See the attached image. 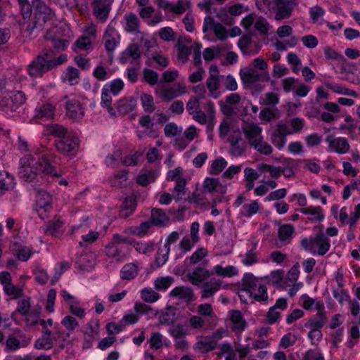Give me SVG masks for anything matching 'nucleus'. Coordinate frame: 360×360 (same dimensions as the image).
<instances>
[{
    "instance_id": "f257e3e1",
    "label": "nucleus",
    "mask_w": 360,
    "mask_h": 360,
    "mask_svg": "<svg viewBox=\"0 0 360 360\" xmlns=\"http://www.w3.org/2000/svg\"><path fill=\"white\" fill-rule=\"evenodd\" d=\"M49 158V152L45 148L24 155L20 162L18 172L20 179L26 182H32L41 174L58 176Z\"/></svg>"
},
{
    "instance_id": "f03ea898",
    "label": "nucleus",
    "mask_w": 360,
    "mask_h": 360,
    "mask_svg": "<svg viewBox=\"0 0 360 360\" xmlns=\"http://www.w3.org/2000/svg\"><path fill=\"white\" fill-rule=\"evenodd\" d=\"M0 112L8 117L15 116L26 103L27 96L21 91H12L7 83L0 84Z\"/></svg>"
},
{
    "instance_id": "7ed1b4c3",
    "label": "nucleus",
    "mask_w": 360,
    "mask_h": 360,
    "mask_svg": "<svg viewBox=\"0 0 360 360\" xmlns=\"http://www.w3.org/2000/svg\"><path fill=\"white\" fill-rule=\"evenodd\" d=\"M304 122L302 118L295 117L290 120L291 129L285 123L281 122L270 126L266 132L275 147L281 150L286 144V136L300 132L304 127Z\"/></svg>"
},
{
    "instance_id": "20e7f679",
    "label": "nucleus",
    "mask_w": 360,
    "mask_h": 360,
    "mask_svg": "<svg viewBox=\"0 0 360 360\" xmlns=\"http://www.w3.org/2000/svg\"><path fill=\"white\" fill-rule=\"evenodd\" d=\"M242 129L248 142L255 150L264 155L271 153L272 147L264 141L261 127L253 122H244Z\"/></svg>"
},
{
    "instance_id": "39448f33",
    "label": "nucleus",
    "mask_w": 360,
    "mask_h": 360,
    "mask_svg": "<svg viewBox=\"0 0 360 360\" xmlns=\"http://www.w3.org/2000/svg\"><path fill=\"white\" fill-rule=\"evenodd\" d=\"M186 108L189 113L193 115V119L202 124H212L214 120L215 108L212 101H207L205 104V112L200 108V99L197 97H191L187 103Z\"/></svg>"
},
{
    "instance_id": "423d86ee",
    "label": "nucleus",
    "mask_w": 360,
    "mask_h": 360,
    "mask_svg": "<svg viewBox=\"0 0 360 360\" xmlns=\"http://www.w3.org/2000/svg\"><path fill=\"white\" fill-rule=\"evenodd\" d=\"M303 248L314 255L323 256L330 248V239L322 233L315 236L304 238L301 241Z\"/></svg>"
},
{
    "instance_id": "0eeeda50",
    "label": "nucleus",
    "mask_w": 360,
    "mask_h": 360,
    "mask_svg": "<svg viewBox=\"0 0 360 360\" xmlns=\"http://www.w3.org/2000/svg\"><path fill=\"white\" fill-rule=\"evenodd\" d=\"M219 131L220 137L231 145L236 144L240 139L239 126L229 118H226L221 122Z\"/></svg>"
},
{
    "instance_id": "6e6552de",
    "label": "nucleus",
    "mask_w": 360,
    "mask_h": 360,
    "mask_svg": "<svg viewBox=\"0 0 360 360\" xmlns=\"http://www.w3.org/2000/svg\"><path fill=\"white\" fill-rule=\"evenodd\" d=\"M56 146L58 150L67 155L74 156L79 150V141L75 134L68 132L65 136L56 143Z\"/></svg>"
},
{
    "instance_id": "1a4fd4ad",
    "label": "nucleus",
    "mask_w": 360,
    "mask_h": 360,
    "mask_svg": "<svg viewBox=\"0 0 360 360\" xmlns=\"http://www.w3.org/2000/svg\"><path fill=\"white\" fill-rule=\"evenodd\" d=\"M188 93V87L183 82L175 83L172 86H164L162 89H155V94L162 100L169 101Z\"/></svg>"
},
{
    "instance_id": "9d476101",
    "label": "nucleus",
    "mask_w": 360,
    "mask_h": 360,
    "mask_svg": "<svg viewBox=\"0 0 360 360\" xmlns=\"http://www.w3.org/2000/svg\"><path fill=\"white\" fill-rule=\"evenodd\" d=\"M96 36V27L94 24L87 25L84 31L83 35L80 37L72 46V50L77 52L78 50L89 51L91 49V42Z\"/></svg>"
},
{
    "instance_id": "9b49d317",
    "label": "nucleus",
    "mask_w": 360,
    "mask_h": 360,
    "mask_svg": "<svg viewBox=\"0 0 360 360\" xmlns=\"http://www.w3.org/2000/svg\"><path fill=\"white\" fill-rule=\"evenodd\" d=\"M244 288L241 289L239 292V297L240 300L244 302H252L253 300L257 302L266 301L268 299V294L266 293L265 289L262 287L259 286V290L262 292L261 294H257L255 290H253L252 285H250V282L244 281L243 278Z\"/></svg>"
},
{
    "instance_id": "f8f14e48",
    "label": "nucleus",
    "mask_w": 360,
    "mask_h": 360,
    "mask_svg": "<svg viewBox=\"0 0 360 360\" xmlns=\"http://www.w3.org/2000/svg\"><path fill=\"white\" fill-rule=\"evenodd\" d=\"M210 75L206 81V86L209 91V94L213 98H219L221 91V76L219 72L217 66L211 65L210 68Z\"/></svg>"
},
{
    "instance_id": "ddd939ff",
    "label": "nucleus",
    "mask_w": 360,
    "mask_h": 360,
    "mask_svg": "<svg viewBox=\"0 0 360 360\" xmlns=\"http://www.w3.org/2000/svg\"><path fill=\"white\" fill-rule=\"evenodd\" d=\"M157 4L166 14L181 15L191 6L189 0H179L176 3L168 0H158Z\"/></svg>"
},
{
    "instance_id": "4468645a",
    "label": "nucleus",
    "mask_w": 360,
    "mask_h": 360,
    "mask_svg": "<svg viewBox=\"0 0 360 360\" xmlns=\"http://www.w3.org/2000/svg\"><path fill=\"white\" fill-rule=\"evenodd\" d=\"M241 25L246 30H250L251 26L254 25L255 28L264 35L267 34L269 30V25L264 18L253 14L243 18Z\"/></svg>"
},
{
    "instance_id": "2eb2a0df",
    "label": "nucleus",
    "mask_w": 360,
    "mask_h": 360,
    "mask_svg": "<svg viewBox=\"0 0 360 360\" xmlns=\"http://www.w3.org/2000/svg\"><path fill=\"white\" fill-rule=\"evenodd\" d=\"M36 211L41 218L46 217L52 209L51 197L46 191H39L36 195Z\"/></svg>"
},
{
    "instance_id": "dca6fc26",
    "label": "nucleus",
    "mask_w": 360,
    "mask_h": 360,
    "mask_svg": "<svg viewBox=\"0 0 360 360\" xmlns=\"http://www.w3.org/2000/svg\"><path fill=\"white\" fill-rule=\"evenodd\" d=\"M44 53L39 55L36 60L30 63L28 66V74L32 78L41 77L42 75L51 70Z\"/></svg>"
},
{
    "instance_id": "f3484780",
    "label": "nucleus",
    "mask_w": 360,
    "mask_h": 360,
    "mask_svg": "<svg viewBox=\"0 0 360 360\" xmlns=\"http://www.w3.org/2000/svg\"><path fill=\"white\" fill-rule=\"evenodd\" d=\"M103 42L108 52L113 51L120 43V36L112 25H109L105 31Z\"/></svg>"
},
{
    "instance_id": "a211bd4d",
    "label": "nucleus",
    "mask_w": 360,
    "mask_h": 360,
    "mask_svg": "<svg viewBox=\"0 0 360 360\" xmlns=\"http://www.w3.org/2000/svg\"><path fill=\"white\" fill-rule=\"evenodd\" d=\"M328 145V150L330 152H335L339 154H345L349 150V144L344 137H335L332 135L326 139Z\"/></svg>"
},
{
    "instance_id": "6ab92c4d",
    "label": "nucleus",
    "mask_w": 360,
    "mask_h": 360,
    "mask_svg": "<svg viewBox=\"0 0 360 360\" xmlns=\"http://www.w3.org/2000/svg\"><path fill=\"white\" fill-rule=\"evenodd\" d=\"M34 115L35 118L43 120H53L56 115V106L48 102L38 104L34 109Z\"/></svg>"
},
{
    "instance_id": "aec40b11",
    "label": "nucleus",
    "mask_w": 360,
    "mask_h": 360,
    "mask_svg": "<svg viewBox=\"0 0 360 360\" xmlns=\"http://www.w3.org/2000/svg\"><path fill=\"white\" fill-rule=\"evenodd\" d=\"M60 295L69 304L70 311L78 318H84L85 316V310L82 308L79 301L67 290H62Z\"/></svg>"
},
{
    "instance_id": "412c9836",
    "label": "nucleus",
    "mask_w": 360,
    "mask_h": 360,
    "mask_svg": "<svg viewBox=\"0 0 360 360\" xmlns=\"http://www.w3.org/2000/svg\"><path fill=\"white\" fill-rule=\"evenodd\" d=\"M65 98H68L65 106L68 116L73 120L82 118L84 115L83 105L75 98H68V96Z\"/></svg>"
},
{
    "instance_id": "4be33fe9",
    "label": "nucleus",
    "mask_w": 360,
    "mask_h": 360,
    "mask_svg": "<svg viewBox=\"0 0 360 360\" xmlns=\"http://www.w3.org/2000/svg\"><path fill=\"white\" fill-rule=\"evenodd\" d=\"M34 4H36L37 9V13L36 14L37 21L34 27L36 28L38 27H41L42 26V23L41 22V21L45 23L48 20H52L53 17L54 16V13L50 8L47 7L39 0H36V1L34 2Z\"/></svg>"
},
{
    "instance_id": "5701e85b",
    "label": "nucleus",
    "mask_w": 360,
    "mask_h": 360,
    "mask_svg": "<svg viewBox=\"0 0 360 360\" xmlns=\"http://www.w3.org/2000/svg\"><path fill=\"white\" fill-rule=\"evenodd\" d=\"M210 29H213L216 37L219 39L222 40L229 37V32L223 25L219 23L214 24L213 18L210 16H207L204 20V33L207 32Z\"/></svg>"
},
{
    "instance_id": "b1692460",
    "label": "nucleus",
    "mask_w": 360,
    "mask_h": 360,
    "mask_svg": "<svg viewBox=\"0 0 360 360\" xmlns=\"http://www.w3.org/2000/svg\"><path fill=\"white\" fill-rule=\"evenodd\" d=\"M277 12L276 20H282L288 18L295 5V0H275Z\"/></svg>"
},
{
    "instance_id": "393cba45",
    "label": "nucleus",
    "mask_w": 360,
    "mask_h": 360,
    "mask_svg": "<svg viewBox=\"0 0 360 360\" xmlns=\"http://www.w3.org/2000/svg\"><path fill=\"white\" fill-rule=\"evenodd\" d=\"M30 342V338L24 335L19 338L11 335L6 342V350L8 352H15L20 348L27 347Z\"/></svg>"
},
{
    "instance_id": "a878e982",
    "label": "nucleus",
    "mask_w": 360,
    "mask_h": 360,
    "mask_svg": "<svg viewBox=\"0 0 360 360\" xmlns=\"http://www.w3.org/2000/svg\"><path fill=\"white\" fill-rule=\"evenodd\" d=\"M10 248L16 255L18 259L22 262L27 261L34 254L31 247L18 242H13Z\"/></svg>"
},
{
    "instance_id": "bb28decb",
    "label": "nucleus",
    "mask_w": 360,
    "mask_h": 360,
    "mask_svg": "<svg viewBox=\"0 0 360 360\" xmlns=\"http://www.w3.org/2000/svg\"><path fill=\"white\" fill-rule=\"evenodd\" d=\"M229 320L231 330L236 334H240L247 326V323L239 311H231Z\"/></svg>"
},
{
    "instance_id": "cd10ccee",
    "label": "nucleus",
    "mask_w": 360,
    "mask_h": 360,
    "mask_svg": "<svg viewBox=\"0 0 360 360\" xmlns=\"http://www.w3.org/2000/svg\"><path fill=\"white\" fill-rule=\"evenodd\" d=\"M240 76L245 85L252 88L255 82L259 80L262 75L252 68H244L240 70Z\"/></svg>"
},
{
    "instance_id": "c85d7f7f",
    "label": "nucleus",
    "mask_w": 360,
    "mask_h": 360,
    "mask_svg": "<svg viewBox=\"0 0 360 360\" xmlns=\"http://www.w3.org/2000/svg\"><path fill=\"white\" fill-rule=\"evenodd\" d=\"M153 227L152 223L148 221L141 223L139 226L128 227L125 229L124 233L142 238L151 234Z\"/></svg>"
},
{
    "instance_id": "c756f323",
    "label": "nucleus",
    "mask_w": 360,
    "mask_h": 360,
    "mask_svg": "<svg viewBox=\"0 0 360 360\" xmlns=\"http://www.w3.org/2000/svg\"><path fill=\"white\" fill-rule=\"evenodd\" d=\"M169 296L185 302H190L194 300V295L191 288L187 286H179L173 288L169 292Z\"/></svg>"
},
{
    "instance_id": "7c9ffc66",
    "label": "nucleus",
    "mask_w": 360,
    "mask_h": 360,
    "mask_svg": "<svg viewBox=\"0 0 360 360\" xmlns=\"http://www.w3.org/2000/svg\"><path fill=\"white\" fill-rule=\"evenodd\" d=\"M221 281L217 278H212L205 283L202 287V298L206 299L212 297L221 289Z\"/></svg>"
},
{
    "instance_id": "2f4dec72",
    "label": "nucleus",
    "mask_w": 360,
    "mask_h": 360,
    "mask_svg": "<svg viewBox=\"0 0 360 360\" xmlns=\"http://www.w3.org/2000/svg\"><path fill=\"white\" fill-rule=\"evenodd\" d=\"M242 101L237 94H231L226 97V103L221 106L224 113H230L232 111L238 110L241 113V110L238 108L241 105Z\"/></svg>"
},
{
    "instance_id": "473e14b6",
    "label": "nucleus",
    "mask_w": 360,
    "mask_h": 360,
    "mask_svg": "<svg viewBox=\"0 0 360 360\" xmlns=\"http://www.w3.org/2000/svg\"><path fill=\"white\" fill-rule=\"evenodd\" d=\"M105 253L108 257L117 262L124 260L129 255L112 241L105 247Z\"/></svg>"
},
{
    "instance_id": "72a5a7b5",
    "label": "nucleus",
    "mask_w": 360,
    "mask_h": 360,
    "mask_svg": "<svg viewBox=\"0 0 360 360\" xmlns=\"http://www.w3.org/2000/svg\"><path fill=\"white\" fill-rule=\"evenodd\" d=\"M100 333V322L98 319L91 320L86 326L84 335L86 342H89V346L91 345V342L95 340Z\"/></svg>"
},
{
    "instance_id": "f704fd0d",
    "label": "nucleus",
    "mask_w": 360,
    "mask_h": 360,
    "mask_svg": "<svg viewBox=\"0 0 360 360\" xmlns=\"http://www.w3.org/2000/svg\"><path fill=\"white\" fill-rule=\"evenodd\" d=\"M212 274L219 277L231 278L238 274V269L235 266H224L223 264H220L213 267Z\"/></svg>"
},
{
    "instance_id": "c9c22d12",
    "label": "nucleus",
    "mask_w": 360,
    "mask_h": 360,
    "mask_svg": "<svg viewBox=\"0 0 360 360\" xmlns=\"http://www.w3.org/2000/svg\"><path fill=\"white\" fill-rule=\"evenodd\" d=\"M299 303L306 310L316 309L318 311H321L324 309V304L322 301H316L307 294L300 297Z\"/></svg>"
},
{
    "instance_id": "e433bc0d",
    "label": "nucleus",
    "mask_w": 360,
    "mask_h": 360,
    "mask_svg": "<svg viewBox=\"0 0 360 360\" xmlns=\"http://www.w3.org/2000/svg\"><path fill=\"white\" fill-rule=\"evenodd\" d=\"M221 338V335H217L213 337L202 338L197 342L195 348L201 352H207L212 350L217 345V340Z\"/></svg>"
},
{
    "instance_id": "4c0bfd02",
    "label": "nucleus",
    "mask_w": 360,
    "mask_h": 360,
    "mask_svg": "<svg viewBox=\"0 0 360 360\" xmlns=\"http://www.w3.org/2000/svg\"><path fill=\"white\" fill-rule=\"evenodd\" d=\"M79 70L72 66H69L63 72L60 78L63 83L73 86L79 83Z\"/></svg>"
},
{
    "instance_id": "58836bf2",
    "label": "nucleus",
    "mask_w": 360,
    "mask_h": 360,
    "mask_svg": "<svg viewBox=\"0 0 360 360\" xmlns=\"http://www.w3.org/2000/svg\"><path fill=\"white\" fill-rule=\"evenodd\" d=\"M259 209L260 205L257 200H250L242 205L238 215L240 217L250 218L256 214Z\"/></svg>"
},
{
    "instance_id": "ea45409f",
    "label": "nucleus",
    "mask_w": 360,
    "mask_h": 360,
    "mask_svg": "<svg viewBox=\"0 0 360 360\" xmlns=\"http://www.w3.org/2000/svg\"><path fill=\"white\" fill-rule=\"evenodd\" d=\"M140 267L139 265L134 262H130L124 264L120 270V278L123 280L134 279L139 274Z\"/></svg>"
},
{
    "instance_id": "a19ab883",
    "label": "nucleus",
    "mask_w": 360,
    "mask_h": 360,
    "mask_svg": "<svg viewBox=\"0 0 360 360\" xmlns=\"http://www.w3.org/2000/svg\"><path fill=\"white\" fill-rule=\"evenodd\" d=\"M226 9L229 13L233 16H238L248 11V8L240 4H236L229 6L226 8H224L217 15L222 21L226 23L231 22V20H229L226 17L223 16V13L225 12Z\"/></svg>"
},
{
    "instance_id": "79ce46f5",
    "label": "nucleus",
    "mask_w": 360,
    "mask_h": 360,
    "mask_svg": "<svg viewBox=\"0 0 360 360\" xmlns=\"http://www.w3.org/2000/svg\"><path fill=\"white\" fill-rule=\"evenodd\" d=\"M68 134L66 129L62 125L51 124L44 127L42 134L44 136L53 135L58 138H63Z\"/></svg>"
},
{
    "instance_id": "37998d69",
    "label": "nucleus",
    "mask_w": 360,
    "mask_h": 360,
    "mask_svg": "<svg viewBox=\"0 0 360 360\" xmlns=\"http://www.w3.org/2000/svg\"><path fill=\"white\" fill-rule=\"evenodd\" d=\"M124 30L131 34H136L139 31V20L136 15L130 13L124 16Z\"/></svg>"
},
{
    "instance_id": "c03bdc74",
    "label": "nucleus",
    "mask_w": 360,
    "mask_h": 360,
    "mask_svg": "<svg viewBox=\"0 0 360 360\" xmlns=\"http://www.w3.org/2000/svg\"><path fill=\"white\" fill-rule=\"evenodd\" d=\"M13 176L6 171L0 172V192L13 189L15 186Z\"/></svg>"
},
{
    "instance_id": "a18cd8bd",
    "label": "nucleus",
    "mask_w": 360,
    "mask_h": 360,
    "mask_svg": "<svg viewBox=\"0 0 360 360\" xmlns=\"http://www.w3.org/2000/svg\"><path fill=\"white\" fill-rule=\"evenodd\" d=\"M210 271L205 268H197L189 274L191 282L195 285H200L210 276Z\"/></svg>"
},
{
    "instance_id": "49530a36",
    "label": "nucleus",
    "mask_w": 360,
    "mask_h": 360,
    "mask_svg": "<svg viewBox=\"0 0 360 360\" xmlns=\"http://www.w3.org/2000/svg\"><path fill=\"white\" fill-rule=\"evenodd\" d=\"M302 213L309 215V219L321 221L325 219L322 209L319 206H309L302 210Z\"/></svg>"
},
{
    "instance_id": "de8ad7c7",
    "label": "nucleus",
    "mask_w": 360,
    "mask_h": 360,
    "mask_svg": "<svg viewBox=\"0 0 360 360\" xmlns=\"http://www.w3.org/2000/svg\"><path fill=\"white\" fill-rule=\"evenodd\" d=\"M169 219L166 214L161 210L153 209L151 212V218L150 221L153 226H165L167 224Z\"/></svg>"
},
{
    "instance_id": "09e8293b",
    "label": "nucleus",
    "mask_w": 360,
    "mask_h": 360,
    "mask_svg": "<svg viewBox=\"0 0 360 360\" xmlns=\"http://www.w3.org/2000/svg\"><path fill=\"white\" fill-rule=\"evenodd\" d=\"M41 307H34L30 313L25 316V323L27 327H32L40 324Z\"/></svg>"
},
{
    "instance_id": "8fccbe9b",
    "label": "nucleus",
    "mask_w": 360,
    "mask_h": 360,
    "mask_svg": "<svg viewBox=\"0 0 360 360\" xmlns=\"http://www.w3.org/2000/svg\"><path fill=\"white\" fill-rule=\"evenodd\" d=\"M158 176V172L144 170L137 176L136 181L141 186H146L153 182Z\"/></svg>"
},
{
    "instance_id": "3c124183",
    "label": "nucleus",
    "mask_w": 360,
    "mask_h": 360,
    "mask_svg": "<svg viewBox=\"0 0 360 360\" xmlns=\"http://www.w3.org/2000/svg\"><path fill=\"white\" fill-rule=\"evenodd\" d=\"M77 264L82 270L91 271L95 264L94 255L91 253L81 256L77 261Z\"/></svg>"
},
{
    "instance_id": "603ef678",
    "label": "nucleus",
    "mask_w": 360,
    "mask_h": 360,
    "mask_svg": "<svg viewBox=\"0 0 360 360\" xmlns=\"http://www.w3.org/2000/svg\"><path fill=\"white\" fill-rule=\"evenodd\" d=\"M221 188L219 181L214 178H206L203 183V195L212 193Z\"/></svg>"
},
{
    "instance_id": "864d4df0",
    "label": "nucleus",
    "mask_w": 360,
    "mask_h": 360,
    "mask_svg": "<svg viewBox=\"0 0 360 360\" xmlns=\"http://www.w3.org/2000/svg\"><path fill=\"white\" fill-rule=\"evenodd\" d=\"M124 86V82L122 79L117 78L108 83L103 87L105 91H110L112 94L116 96L123 89Z\"/></svg>"
},
{
    "instance_id": "5fc2aeb1",
    "label": "nucleus",
    "mask_w": 360,
    "mask_h": 360,
    "mask_svg": "<svg viewBox=\"0 0 360 360\" xmlns=\"http://www.w3.org/2000/svg\"><path fill=\"white\" fill-rule=\"evenodd\" d=\"M136 200L133 196H129L125 198L124 200L120 214L122 217H128L132 214L136 207Z\"/></svg>"
},
{
    "instance_id": "6e6d98bb",
    "label": "nucleus",
    "mask_w": 360,
    "mask_h": 360,
    "mask_svg": "<svg viewBox=\"0 0 360 360\" xmlns=\"http://www.w3.org/2000/svg\"><path fill=\"white\" fill-rule=\"evenodd\" d=\"M44 53L48 61L49 67H50L51 69L58 65L63 64L68 60V56L66 54H62L57 58H54L53 52L51 50L44 52Z\"/></svg>"
},
{
    "instance_id": "4d7b16f0",
    "label": "nucleus",
    "mask_w": 360,
    "mask_h": 360,
    "mask_svg": "<svg viewBox=\"0 0 360 360\" xmlns=\"http://www.w3.org/2000/svg\"><path fill=\"white\" fill-rule=\"evenodd\" d=\"M257 243L252 245L250 250H248L246 254L242 256L241 262L245 266H252L258 262L257 255L255 250L256 249Z\"/></svg>"
},
{
    "instance_id": "13d9d810",
    "label": "nucleus",
    "mask_w": 360,
    "mask_h": 360,
    "mask_svg": "<svg viewBox=\"0 0 360 360\" xmlns=\"http://www.w3.org/2000/svg\"><path fill=\"white\" fill-rule=\"evenodd\" d=\"M53 345V341L51 338V331H44V335L35 342V347L39 349H49Z\"/></svg>"
},
{
    "instance_id": "bf43d9fd",
    "label": "nucleus",
    "mask_w": 360,
    "mask_h": 360,
    "mask_svg": "<svg viewBox=\"0 0 360 360\" xmlns=\"http://www.w3.org/2000/svg\"><path fill=\"white\" fill-rule=\"evenodd\" d=\"M141 56L140 48L135 44L129 45L127 49L124 51L121 58L122 63H125L127 62L128 57L132 60L138 59Z\"/></svg>"
},
{
    "instance_id": "052dcab7",
    "label": "nucleus",
    "mask_w": 360,
    "mask_h": 360,
    "mask_svg": "<svg viewBox=\"0 0 360 360\" xmlns=\"http://www.w3.org/2000/svg\"><path fill=\"white\" fill-rule=\"evenodd\" d=\"M30 307L31 304L30 297H27L19 300L16 311L13 314V315L11 316V319L13 321H15V316L16 313H19L21 315L25 316L28 313L31 311Z\"/></svg>"
},
{
    "instance_id": "680f3d73",
    "label": "nucleus",
    "mask_w": 360,
    "mask_h": 360,
    "mask_svg": "<svg viewBox=\"0 0 360 360\" xmlns=\"http://www.w3.org/2000/svg\"><path fill=\"white\" fill-rule=\"evenodd\" d=\"M227 166V162L222 157H218L210 162V172L212 174L217 175L221 173Z\"/></svg>"
},
{
    "instance_id": "e2e57ef3",
    "label": "nucleus",
    "mask_w": 360,
    "mask_h": 360,
    "mask_svg": "<svg viewBox=\"0 0 360 360\" xmlns=\"http://www.w3.org/2000/svg\"><path fill=\"white\" fill-rule=\"evenodd\" d=\"M174 278L171 276L157 278L154 281V286L157 290L166 291L173 283Z\"/></svg>"
},
{
    "instance_id": "0e129e2a",
    "label": "nucleus",
    "mask_w": 360,
    "mask_h": 360,
    "mask_svg": "<svg viewBox=\"0 0 360 360\" xmlns=\"http://www.w3.org/2000/svg\"><path fill=\"white\" fill-rule=\"evenodd\" d=\"M279 117V113L276 109H271L269 108H264L259 112V117L262 124L269 122Z\"/></svg>"
},
{
    "instance_id": "69168bd1",
    "label": "nucleus",
    "mask_w": 360,
    "mask_h": 360,
    "mask_svg": "<svg viewBox=\"0 0 360 360\" xmlns=\"http://www.w3.org/2000/svg\"><path fill=\"white\" fill-rule=\"evenodd\" d=\"M141 297L146 302L153 303L160 298V295L151 288H145L141 291Z\"/></svg>"
},
{
    "instance_id": "338daca9",
    "label": "nucleus",
    "mask_w": 360,
    "mask_h": 360,
    "mask_svg": "<svg viewBox=\"0 0 360 360\" xmlns=\"http://www.w3.org/2000/svg\"><path fill=\"white\" fill-rule=\"evenodd\" d=\"M169 334L175 339L184 338L189 334V330L185 325H174L169 330Z\"/></svg>"
},
{
    "instance_id": "774afa93",
    "label": "nucleus",
    "mask_w": 360,
    "mask_h": 360,
    "mask_svg": "<svg viewBox=\"0 0 360 360\" xmlns=\"http://www.w3.org/2000/svg\"><path fill=\"white\" fill-rule=\"evenodd\" d=\"M63 223L59 219H54L47 226L46 233L58 236L63 233Z\"/></svg>"
}]
</instances>
